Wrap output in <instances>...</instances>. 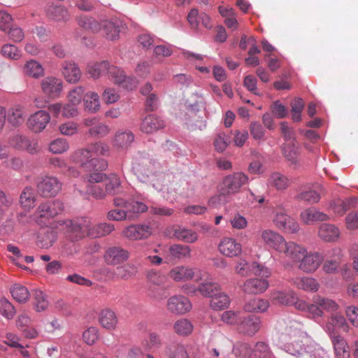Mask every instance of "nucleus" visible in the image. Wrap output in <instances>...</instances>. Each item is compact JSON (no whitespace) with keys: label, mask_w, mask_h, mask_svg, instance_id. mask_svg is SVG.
<instances>
[{"label":"nucleus","mask_w":358,"mask_h":358,"mask_svg":"<svg viewBox=\"0 0 358 358\" xmlns=\"http://www.w3.org/2000/svg\"><path fill=\"white\" fill-rule=\"evenodd\" d=\"M166 353L170 358H190L187 347L180 343L169 347Z\"/></svg>","instance_id":"obj_55"},{"label":"nucleus","mask_w":358,"mask_h":358,"mask_svg":"<svg viewBox=\"0 0 358 358\" xmlns=\"http://www.w3.org/2000/svg\"><path fill=\"white\" fill-rule=\"evenodd\" d=\"M173 328L178 336H188L193 331L194 325L188 319L181 318L175 322Z\"/></svg>","instance_id":"obj_46"},{"label":"nucleus","mask_w":358,"mask_h":358,"mask_svg":"<svg viewBox=\"0 0 358 358\" xmlns=\"http://www.w3.org/2000/svg\"><path fill=\"white\" fill-rule=\"evenodd\" d=\"M137 268L134 264H127L115 268V274L118 280H128L134 276Z\"/></svg>","instance_id":"obj_54"},{"label":"nucleus","mask_w":358,"mask_h":358,"mask_svg":"<svg viewBox=\"0 0 358 358\" xmlns=\"http://www.w3.org/2000/svg\"><path fill=\"white\" fill-rule=\"evenodd\" d=\"M10 293L13 299L19 303L27 302L30 296L27 288L19 284H15L12 287Z\"/></svg>","instance_id":"obj_53"},{"label":"nucleus","mask_w":358,"mask_h":358,"mask_svg":"<svg viewBox=\"0 0 358 358\" xmlns=\"http://www.w3.org/2000/svg\"><path fill=\"white\" fill-rule=\"evenodd\" d=\"M260 324L261 322L259 317L255 315L248 317L243 315V319L241 320L238 330L243 334L252 336L259 330Z\"/></svg>","instance_id":"obj_24"},{"label":"nucleus","mask_w":358,"mask_h":358,"mask_svg":"<svg viewBox=\"0 0 358 358\" xmlns=\"http://www.w3.org/2000/svg\"><path fill=\"white\" fill-rule=\"evenodd\" d=\"M323 260L321 253L306 251L298 263V268L305 273H312L320 267Z\"/></svg>","instance_id":"obj_10"},{"label":"nucleus","mask_w":358,"mask_h":358,"mask_svg":"<svg viewBox=\"0 0 358 358\" xmlns=\"http://www.w3.org/2000/svg\"><path fill=\"white\" fill-rule=\"evenodd\" d=\"M282 152L283 156L291 164L294 166L298 164L300 155V146L296 141L284 143L282 147Z\"/></svg>","instance_id":"obj_28"},{"label":"nucleus","mask_w":358,"mask_h":358,"mask_svg":"<svg viewBox=\"0 0 358 358\" xmlns=\"http://www.w3.org/2000/svg\"><path fill=\"white\" fill-rule=\"evenodd\" d=\"M46 13L49 18L57 22H66L70 19L68 9L62 5H49Z\"/></svg>","instance_id":"obj_30"},{"label":"nucleus","mask_w":358,"mask_h":358,"mask_svg":"<svg viewBox=\"0 0 358 358\" xmlns=\"http://www.w3.org/2000/svg\"><path fill=\"white\" fill-rule=\"evenodd\" d=\"M197 289L203 296L212 298L220 290V285L216 282H206L201 283Z\"/></svg>","instance_id":"obj_59"},{"label":"nucleus","mask_w":358,"mask_h":358,"mask_svg":"<svg viewBox=\"0 0 358 358\" xmlns=\"http://www.w3.org/2000/svg\"><path fill=\"white\" fill-rule=\"evenodd\" d=\"M252 352L251 346L246 343H236L232 349V353L237 358H250Z\"/></svg>","instance_id":"obj_57"},{"label":"nucleus","mask_w":358,"mask_h":358,"mask_svg":"<svg viewBox=\"0 0 358 358\" xmlns=\"http://www.w3.org/2000/svg\"><path fill=\"white\" fill-rule=\"evenodd\" d=\"M62 75L69 83H78L81 77V71L78 65L70 61H64L62 64Z\"/></svg>","instance_id":"obj_27"},{"label":"nucleus","mask_w":358,"mask_h":358,"mask_svg":"<svg viewBox=\"0 0 358 358\" xmlns=\"http://www.w3.org/2000/svg\"><path fill=\"white\" fill-rule=\"evenodd\" d=\"M331 341L334 345L335 355L337 358H349V347L343 338L341 336H332Z\"/></svg>","instance_id":"obj_40"},{"label":"nucleus","mask_w":358,"mask_h":358,"mask_svg":"<svg viewBox=\"0 0 358 358\" xmlns=\"http://www.w3.org/2000/svg\"><path fill=\"white\" fill-rule=\"evenodd\" d=\"M273 223L280 230L289 234H295L299 231L300 227L298 222L287 212L282 203L276 204L273 208Z\"/></svg>","instance_id":"obj_5"},{"label":"nucleus","mask_w":358,"mask_h":358,"mask_svg":"<svg viewBox=\"0 0 358 358\" xmlns=\"http://www.w3.org/2000/svg\"><path fill=\"white\" fill-rule=\"evenodd\" d=\"M57 239V233L52 229H43L37 236L36 245L41 248H50Z\"/></svg>","instance_id":"obj_35"},{"label":"nucleus","mask_w":358,"mask_h":358,"mask_svg":"<svg viewBox=\"0 0 358 358\" xmlns=\"http://www.w3.org/2000/svg\"><path fill=\"white\" fill-rule=\"evenodd\" d=\"M280 348L296 358H311L315 344L303 329L301 322L294 320H281L276 324Z\"/></svg>","instance_id":"obj_1"},{"label":"nucleus","mask_w":358,"mask_h":358,"mask_svg":"<svg viewBox=\"0 0 358 358\" xmlns=\"http://www.w3.org/2000/svg\"><path fill=\"white\" fill-rule=\"evenodd\" d=\"M115 229L114 226L108 223L93 224L89 227V236L97 238L110 234Z\"/></svg>","instance_id":"obj_43"},{"label":"nucleus","mask_w":358,"mask_h":358,"mask_svg":"<svg viewBox=\"0 0 358 358\" xmlns=\"http://www.w3.org/2000/svg\"><path fill=\"white\" fill-rule=\"evenodd\" d=\"M107 75L108 79L113 82L114 84L127 90H132L138 84L136 78L127 76L123 70L113 65L109 64Z\"/></svg>","instance_id":"obj_6"},{"label":"nucleus","mask_w":358,"mask_h":358,"mask_svg":"<svg viewBox=\"0 0 358 358\" xmlns=\"http://www.w3.org/2000/svg\"><path fill=\"white\" fill-rule=\"evenodd\" d=\"M341 329L344 332L349 331V325L345 318L341 314H332L327 320L324 329L329 334L331 338L334 336H338L337 329Z\"/></svg>","instance_id":"obj_17"},{"label":"nucleus","mask_w":358,"mask_h":358,"mask_svg":"<svg viewBox=\"0 0 358 358\" xmlns=\"http://www.w3.org/2000/svg\"><path fill=\"white\" fill-rule=\"evenodd\" d=\"M120 191V180L115 174H110L106 184V192L109 194H115Z\"/></svg>","instance_id":"obj_62"},{"label":"nucleus","mask_w":358,"mask_h":358,"mask_svg":"<svg viewBox=\"0 0 358 358\" xmlns=\"http://www.w3.org/2000/svg\"><path fill=\"white\" fill-rule=\"evenodd\" d=\"M129 258V252L120 246L108 248L104 255V260L108 265L115 266L125 262Z\"/></svg>","instance_id":"obj_16"},{"label":"nucleus","mask_w":358,"mask_h":358,"mask_svg":"<svg viewBox=\"0 0 358 358\" xmlns=\"http://www.w3.org/2000/svg\"><path fill=\"white\" fill-rule=\"evenodd\" d=\"M77 21L78 25L86 30L92 32H98L101 30V23L91 17L81 15L78 17Z\"/></svg>","instance_id":"obj_52"},{"label":"nucleus","mask_w":358,"mask_h":358,"mask_svg":"<svg viewBox=\"0 0 358 358\" xmlns=\"http://www.w3.org/2000/svg\"><path fill=\"white\" fill-rule=\"evenodd\" d=\"M269 307V302L263 299L254 298L248 301L244 306L245 311L248 313H263Z\"/></svg>","instance_id":"obj_38"},{"label":"nucleus","mask_w":358,"mask_h":358,"mask_svg":"<svg viewBox=\"0 0 358 358\" xmlns=\"http://www.w3.org/2000/svg\"><path fill=\"white\" fill-rule=\"evenodd\" d=\"M123 24L121 22H113L105 20L101 22V29L103 30L105 37L110 41L119 38V34Z\"/></svg>","instance_id":"obj_32"},{"label":"nucleus","mask_w":358,"mask_h":358,"mask_svg":"<svg viewBox=\"0 0 358 358\" xmlns=\"http://www.w3.org/2000/svg\"><path fill=\"white\" fill-rule=\"evenodd\" d=\"M235 271L241 276L249 275L251 273L261 278H268L271 275L270 271L263 265L257 262L249 264L244 259H240L237 262Z\"/></svg>","instance_id":"obj_9"},{"label":"nucleus","mask_w":358,"mask_h":358,"mask_svg":"<svg viewBox=\"0 0 358 358\" xmlns=\"http://www.w3.org/2000/svg\"><path fill=\"white\" fill-rule=\"evenodd\" d=\"M63 210L64 203L59 200H54L41 203L35 214L38 219L49 220L62 213Z\"/></svg>","instance_id":"obj_11"},{"label":"nucleus","mask_w":358,"mask_h":358,"mask_svg":"<svg viewBox=\"0 0 358 358\" xmlns=\"http://www.w3.org/2000/svg\"><path fill=\"white\" fill-rule=\"evenodd\" d=\"M152 233V227L145 224H131L122 230V235L132 241L146 239Z\"/></svg>","instance_id":"obj_14"},{"label":"nucleus","mask_w":358,"mask_h":358,"mask_svg":"<svg viewBox=\"0 0 358 358\" xmlns=\"http://www.w3.org/2000/svg\"><path fill=\"white\" fill-rule=\"evenodd\" d=\"M99 321L101 325L106 329H114L117 320L113 311L109 309H105L100 312Z\"/></svg>","instance_id":"obj_42"},{"label":"nucleus","mask_w":358,"mask_h":358,"mask_svg":"<svg viewBox=\"0 0 358 358\" xmlns=\"http://www.w3.org/2000/svg\"><path fill=\"white\" fill-rule=\"evenodd\" d=\"M43 93L49 99H55L59 97L63 90V82L54 76H47L41 82Z\"/></svg>","instance_id":"obj_12"},{"label":"nucleus","mask_w":358,"mask_h":358,"mask_svg":"<svg viewBox=\"0 0 358 358\" xmlns=\"http://www.w3.org/2000/svg\"><path fill=\"white\" fill-rule=\"evenodd\" d=\"M23 71L24 74L34 78H38L44 74V69L42 65L34 59H30L26 62Z\"/></svg>","instance_id":"obj_47"},{"label":"nucleus","mask_w":358,"mask_h":358,"mask_svg":"<svg viewBox=\"0 0 358 358\" xmlns=\"http://www.w3.org/2000/svg\"><path fill=\"white\" fill-rule=\"evenodd\" d=\"M268 183L277 190H285L289 186L290 180L282 173L273 172L270 175L268 179Z\"/></svg>","instance_id":"obj_39"},{"label":"nucleus","mask_w":358,"mask_h":358,"mask_svg":"<svg viewBox=\"0 0 358 358\" xmlns=\"http://www.w3.org/2000/svg\"><path fill=\"white\" fill-rule=\"evenodd\" d=\"M257 358H273V354L268 345L264 342H257L254 350Z\"/></svg>","instance_id":"obj_61"},{"label":"nucleus","mask_w":358,"mask_h":358,"mask_svg":"<svg viewBox=\"0 0 358 358\" xmlns=\"http://www.w3.org/2000/svg\"><path fill=\"white\" fill-rule=\"evenodd\" d=\"M166 307L171 313L184 315L190 311L192 303L188 298L182 295H174L167 300Z\"/></svg>","instance_id":"obj_15"},{"label":"nucleus","mask_w":358,"mask_h":358,"mask_svg":"<svg viewBox=\"0 0 358 358\" xmlns=\"http://www.w3.org/2000/svg\"><path fill=\"white\" fill-rule=\"evenodd\" d=\"M291 282L298 289L306 292H316L320 288V284L316 279L310 277H297L292 278Z\"/></svg>","instance_id":"obj_29"},{"label":"nucleus","mask_w":358,"mask_h":358,"mask_svg":"<svg viewBox=\"0 0 358 358\" xmlns=\"http://www.w3.org/2000/svg\"><path fill=\"white\" fill-rule=\"evenodd\" d=\"M313 302L320 305L321 309L328 312L336 311L338 308V305L334 300L324 298L319 295H315L313 298Z\"/></svg>","instance_id":"obj_56"},{"label":"nucleus","mask_w":358,"mask_h":358,"mask_svg":"<svg viewBox=\"0 0 358 358\" xmlns=\"http://www.w3.org/2000/svg\"><path fill=\"white\" fill-rule=\"evenodd\" d=\"M92 157L97 156H105L109 152V147L106 143L103 142H96L88 145Z\"/></svg>","instance_id":"obj_64"},{"label":"nucleus","mask_w":358,"mask_h":358,"mask_svg":"<svg viewBox=\"0 0 358 358\" xmlns=\"http://www.w3.org/2000/svg\"><path fill=\"white\" fill-rule=\"evenodd\" d=\"M300 220L305 224H314L317 222H325L330 220V216L320 211L315 207L307 208L300 214Z\"/></svg>","instance_id":"obj_22"},{"label":"nucleus","mask_w":358,"mask_h":358,"mask_svg":"<svg viewBox=\"0 0 358 358\" xmlns=\"http://www.w3.org/2000/svg\"><path fill=\"white\" fill-rule=\"evenodd\" d=\"M218 250L222 255L228 257H234L241 253L242 246L234 238L225 237L220 241Z\"/></svg>","instance_id":"obj_19"},{"label":"nucleus","mask_w":358,"mask_h":358,"mask_svg":"<svg viewBox=\"0 0 358 358\" xmlns=\"http://www.w3.org/2000/svg\"><path fill=\"white\" fill-rule=\"evenodd\" d=\"M173 236L178 240L187 243H193L198 240V235L196 231L181 227H177L174 229Z\"/></svg>","instance_id":"obj_41"},{"label":"nucleus","mask_w":358,"mask_h":358,"mask_svg":"<svg viewBox=\"0 0 358 358\" xmlns=\"http://www.w3.org/2000/svg\"><path fill=\"white\" fill-rule=\"evenodd\" d=\"M64 224L71 238L77 241L85 236H89V227L92 225V222L87 217H82L74 220H66Z\"/></svg>","instance_id":"obj_7"},{"label":"nucleus","mask_w":358,"mask_h":358,"mask_svg":"<svg viewBox=\"0 0 358 358\" xmlns=\"http://www.w3.org/2000/svg\"><path fill=\"white\" fill-rule=\"evenodd\" d=\"M134 140V136L130 131H119L115 134L113 145L117 148H126Z\"/></svg>","instance_id":"obj_44"},{"label":"nucleus","mask_w":358,"mask_h":358,"mask_svg":"<svg viewBox=\"0 0 358 358\" xmlns=\"http://www.w3.org/2000/svg\"><path fill=\"white\" fill-rule=\"evenodd\" d=\"M84 92L85 89L81 86L73 88L67 95L68 101L74 106H78L83 100Z\"/></svg>","instance_id":"obj_60"},{"label":"nucleus","mask_w":358,"mask_h":358,"mask_svg":"<svg viewBox=\"0 0 358 358\" xmlns=\"http://www.w3.org/2000/svg\"><path fill=\"white\" fill-rule=\"evenodd\" d=\"M306 248L293 241H285L280 253L294 262L299 263L302 257L306 255Z\"/></svg>","instance_id":"obj_23"},{"label":"nucleus","mask_w":358,"mask_h":358,"mask_svg":"<svg viewBox=\"0 0 358 358\" xmlns=\"http://www.w3.org/2000/svg\"><path fill=\"white\" fill-rule=\"evenodd\" d=\"M230 302L229 296L225 293L221 292L220 289L211 298L210 306L214 310H221L227 308Z\"/></svg>","instance_id":"obj_49"},{"label":"nucleus","mask_w":358,"mask_h":358,"mask_svg":"<svg viewBox=\"0 0 358 358\" xmlns=\"http://www.w3.org/2000/svg\"><path fill=\"white\" fill-rule=\"evenodd\" d=\"M249 182L248 176L243 172H235L222 178L218 186L220 195L212 197L209 200L210 204H213L220 200L221 196L235 194L240 192L241 187Z\"/></svg>","instance_id":"obj_2"},{"label":"nucleus","mask_w":358,"mask_h":358,"mask_svg":"<svg viewBox=\"0 0 358 358\" xmlns=\"http://www.w3.org/2000/svg\"><path fill=\"white\" fill-rule=\"evenodd\" d=\"M261 238L266 245L275 250L279 253L282 251L283 245L286 241L282 235L271 229L262 231Z\"/></svg>","instance_id":"obj_18"},{"label":"nucleus","mask_w":358,"mask_h":358,"mask_svg":"<svg viewBox=\"0 0 358 358\" xmlns=\"http://www.w3.org/2000/svg\"><path fill=\"white\" fill-rule=\"evenodd\" d=\"M62 182L55 176H43L38 178L36 184L38 193L43 197L56 196L62 189Z\"/></svg>","instance_id":"obj_8"},{"label":"nucleus","mask_w":358,"mask_h":358,"mask_svg":"<svg viewBox=\"0 0 358 358\" xmlns=\"http://www.w3.org/2000/svg\"><path fill=\"white\" fill-rule=\"evenodd\" d=\"M84 110L89 113H96L101 108L99 94L92 91L87 92L83 96Z\"/></svg>","instance_id":"obj_31"},{"label":"nucleus","mask_w":358,"mask_h":358,"mask_svg":"<svg viewBox=\"0 0 358 358\" xmlns=\"http://www.w3.org/2000/svg\"><path fill=\"white\" fill-rule=\"evenodd\" d=\"M69 158L72 163L79 164L85 171H103L107 166L106 160L92 157L88 146L74 151Z\"/></svg>","instance_id":"obj_3"},{"label":"nucleus","mask_w":358,"mask_h":358,"mask_svg":"<svg viewBox=\"0 0 358 358\" xmlns=\"http://www.w3.org/2000/svg\"><path fill=\"white\" fill-rule=\"evenodd\" d=\"M109 63L106 61L90 63L87 65V73L94 79H97L104 73L108 72Z\"/></svg>","instance_id":"obj_50"},{"label":"nucleus","mask_w":358,"mask_h":358,"mask_svg":"<svg viewBox=\"0 0 358 358\" xmlns=\"http://www.w3.org/2000/svg\"><path fill=\"white\" fill-rule=\"evenodd\" d=\"M134 169L135 173L140 180L143 182H151L154 187L155 182L164 176L160 163L155 160H145Z\"/></svg>","instance_id":"obj_4"},{"label":"nucleus","mask_w":358,"mask_h":358,"mask_svg":"<svg viewBox=\"0 0 358 358\" xmlns=\"http://www.w3.org/2000/svg\"><path fill=\"white\" fill-rule=\"evenodd\" d=\"M317 234L325 242H334L339 238L341 233L334 224L324 223L320 225Z\"/></svg>","instance_id":"obj_26"},{"label":"nucleus","mask_w":358,"mask_h":358,"mask_svg":"<svg viewBox=\"0 0 358 358\" xmlns=\"http://www.w3.org/2000/svg\"><path fill=\"white\" fill-rule=\"evenodd\" d=\"M34 306L37 312L45 310L48 307V301L43 292L36 290L34 294Z\"/></svg>","instance_id":"obj_63"},{"label":"nucleus","mask_w":358,"mask_h":358,"mask_svg":"<svg viewBox=\"0 0 358 358\" xmlns=\"http://www.w3.org/2000/svg\"><path fill=\"white\" fill-rule=\"evenodd\" d=\"M36 196L34 190L31 187H26L20 196V203L24 208L30 209L34 206Z\"/></svg>","instance_id":"obj_51"},{"label":"nucleus","mask_w":358,"mask_h":358,"mask_svg":"<svg viewBox=\"0 0 358 358\" xmlns=\"http://www.w3.org/2000/svg\"><path fill=\"white\" fill-rule=\"evenodd\" d=\"M192 250L189 246L181 244H173L169 247L168 256L171 259H183L191 257Z\"/></svg>","instance_id":"obj_36"},{"label":"nucleus","mask_w":358,"mask_h":358,"mask_svg":"<svg viewBox=\"0 0 358 358\" xmlns=\"http://www.w3.org/2000/svg\"><path fill=\"white\" fill-rule=\"evenodd\" d=\"M164 127V122L159 117L150 115L145 117L141 124V130L147 134L152 133Z\"/></svg>","instance_id":"obj_34"},{"label":"nucleus","mask_w":358,"mask_h":358,"mask_svg":"<svg viewBox=\"0 0 358 358\" xmlns=\"http://www.w3.org/2000/svg\"><path fill=\"white\" fill-rule=\"evenodd\" d=\"M220 317L224 323L229 325L236 326L238 328L241 320L243 319V314L240 310H229L223 312Z\"/></svg>","instance_id":"obj_48"},{"label":"nucleus","mask_w":358,"mask_h":358,"mask_svg":"<svg viewBox=\"0 0 358 358\" xmlns=\"http://www.w3.org/2000/svg\"><path fill=\"white\" fill-rule=\"evenodd\" d=\"M268 287L266 279L250 278L243 283L242 290L248 294H258L263 293Z\"/></svg>","instance_id":"obj_25"},{"label":"nucleus","mask_w":358,"mask_h":358,"mask_svg":"<svg viewBox=\"0 0 358 358\" xmlns=\"http://www.w3.org/2000/svg\"><path fill=\"white\" fill-rule=\"evenodd\" d=\"M296 299V294L293 291H275L272 294V299L276 303L292 306Z\"/></svg>","instance_id":"obj_45"},{"label":"nucleus","mask_w":358,"mask_h":358,"mask_svg":"<svg viewBox=\"0 0 358 358\" xmlns=\"http://www.w3.org/2000/svg\"><path fill=\"white\" fill-rule=\"evenodd\" d=\"M196 268L185 265L173 267L169 272V277L175 282L191 280L195 275Z\"/></svg>","instance_id":"obj_20"},{"label":"nucleus","mask_w":358,"mask_h":358,"mask_svg":"<svg viewBox=\"0 0 358 358\" xmlns=\"http://www.w3.org/2000/svg\"><path fill=\"white\" fill-rule=\"evenodd\" d=\"M24 114L23 107L17 105L6 110V119L13 127H19L24 122Z\"/></svg>","instance_id":"obj_37"},{"label":"nucleus","mask_w":358,"mask_h":358,"mask_svg":"<svg viewBox=\"0 0 358 358\" xmlns=\"http://www.w3.org/2000/svg\"><path fill=\"white\" fill-rule=\"evenodd\" d=\"M358 200L356 198L341 200L340 199L332 201L329 204V209H331L337 215H343L347 210L351 208L356 207Z\"/></svg>","instance_id":"obj_33"},{"label":"nucleus","mask_w":358,"mask_h":358,"mask_svg":"<svg viewBox=\"0 0 358 358\" xmlns=\"http://www.w3.org/2000/svg\"><path fill=\"white\" fill-rule=\"evenodd\" d=\"M8 143L15 149L26 150L32 155L40 151L38 141L36 140L31 141L25 136L15 134L9 138Z\"/></svg>","instance_id":"obj_13"},{"label":"nucleus","mask_w":358,"mask_h":358,"mask_svg":"<svg viewBox=\"0 0 358 358\" xmlns=\"http://www.w3.org/2000/svg\"><path fill=\"white\" fill-rule=\"evenodd\" d=\"M50 117L45 110H38L31 115L27 120L28 127L35 133L42 131L49 123Z\"/></svg>","instance_id":"obj_21"},{"label":"nucleus","mask_w":358,"mask_h":358,"mask_svg":"<svg viewBox=\"0 0 358 358\" xmlns=\"http://www.w3.org/2000/svg\"><path fill=\"white\" fill-rule=\"evenodd\" d=\"M69 149L68 141L62 138H58L51 141L48 150L53 154H62Z\"/></svg>","instance_id":"obj_58"}]
</instances>
